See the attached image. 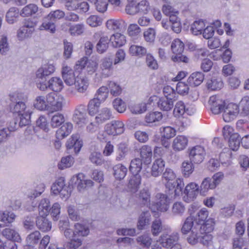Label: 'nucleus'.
I'll return each instance as SVG.
<instances>
[{
    "label": "nucleus",
    "instance_id": "obj_1",
    "mask_svg": "<svg viewBox=\"0 0 249 249\" xmlns=\"http://www.w3.org/2000/svg\"><path fill=\"white\" fill-rule=\"evenodd\" d=\"M11 103L10 105V111L13 113H18L19 116V126H24L30 122L31 111L27 107L25 103L21 101V95L13 93L10 95Z\"/></svg>",
    "mask_w": 249,
    "mask_h": 249
},
{
    "label": "nucleus",
    "instance_id": "obj_2",
    "mask_svg": "<svg viewBox=\"0 0 249 249\" xmlns=\"http://www.w3.org/2000/svg\"><path fill=\"white\" fill-rule=\"evenodd\" d=\"M98 67V63L96 60L83 57L76 62L74 68L75 71L85 69L89 74H92L96 71Z\"/></svg>",
    "mask_w": 249,
    "mask_h": 249
},
{
    "label": "nucleus",
    "instance_id": "obj_3",
    "mask_svg": "<svg viewBox=\"0 0 249 249\" xmlns=\"http://www.w3.org/2000/svg\"><path fill=\"white\" fill-rule=\"evenodd\" d=\"M37 88L42 91L49 89L55 92L60 91L64 87L62 80L60 77H53L48 82H42L37 84Z\"/></svg>",
    "mask_w": 249,
    "mask_h": 249
},
{
    "label": "nucleus",
    "instance_id": "obj_4",
    "mask_svg": "<svg viewBox=\"0 0 249 249\" xmlns=\"http://www.w3.org/2000/svg\"><path fill=\"white\" fill-rule=\"evenodd\" d=\"M71 182L76 185L77 189L80 192L84 191L87 188L92 187L94 184L91 180L85 179V175L83 173L73 176Z\"/></svg>",
    "mask_w": 249,
    "mask_h": 249
},
{
    "label": "nucleus",
    "instance_id": "obj_5",
    "mask_svg": "<svg viewBox=\"0 0 249 249\" xmlns=\"http://www.w3.org/2000/svg\"><path fill=\"white\" fill-rule=\"evenodd\" d=\"M238 105L234 103H230L225 106L222 114L223 119L226 122H231L239 115V110Z\"/></svg>",
    "mask_w": 249,
    "mask_h": 249
},
{
    "label": "nucleus",
    "instance_id": "obj_6",
    "mask_svg": "<svg viewBox=\"0 0 249 249\" xmlns=\"http://www.w3.org/2000/svg\"><path fill=\"white\" fill-rule=\"evenodd\" d=\"M55 71V67L53 64H46L42 65L36 72V77L38 83L46 82L47 78Z\"/></svg>",
    "mask_w": 249,
    "mask_h": 249
},
{
    "label": "nucleus",
    "instance_id": "obj_7",
    "mask_svg": "<svg viewBox=\"0 0 249 249\" xmlns=\"http://www.w3.org/2000/svg\"><path fill=\"white\" fill-rule=\"evenodd\" d=\"M179 239L178 233L174 232L170 235L162 234L159 238V242L162 247L168 249L175 244H178Z\"/></svg>",
    "mask_w": 249,
    "mask_h": 249
},
{
    "label": "nucleus",
    "instance_id": "obj_8",
    "mask_svg": "<svg viewBox=\"0 0 249 249\" xmlns=\"http://www.w3.org/2000/svg\"><path fill=\"white\" fill-rule=\"evenodd\" d=\"M205 156L204 148L197 145L191 148L189 152V158L191 162L199 164L202 162Z\"/></svg>",
    "mask_w": 249,
    "mask_h": 249
},
{
    "label": "nucleus",
    "instance_id": "obj_9",
    "mask_svg": "<svg viewBox=\"0 0 249 249\" xmlns=\"http://www.w3.org/2000/svg\"><path fill=\"white\" fill-rule=\"evenodd\" d=\"M184 186V184L183 180L180 178H178L173 182H168L166 184V188L168 189L166 192L169 195L174 194V197H176L182 194Z\"/></svg>",
    "mask_w": 249,
    "mask_h": 249
},
{
    "label": "nucleus",
    "instance_id": "obj_10",
    "mask_svg": "<svg viewBox=\"0 0 249 249\" xmlns=\"http://www.w3.org/2000/svg\"><path fill=\"white\" fill-rule=\"evenodd\" d=\"M124 130V124L120 121H112L105 126L106 132L110 135L116 136L122 134Z\"/></svg>",
    "mask_w": 249,
    "mask_h": 249
},
{
    "label": "nucleus",
    "instance_id": "obj_11",
    "mask_svg": "<svg viewBox=\"0 0 249 249\" xmlns=\"http://www.w3.org/2000/svg\"><path fill=\"white\" fill-rule=\"evenodd\" d=\"M199 192V186L195 182L189 183L185 188L183 193L184 200L187 202H190L193 201L197 196Z\"/></svg>",
    "mask_w": 249,
    "mask_h": 249
},
{
    "label": "nucleus",
    "instance_id": "obj_12",
    "mask_svg": "<svg viewBox=\"0 0 249 249\" xmlns=\"http://www.w3.org/2000/svg\"><path fill=\"white\" fill-rule=\"evenodd\" d=\"M157 202L156 207L158 211L161 212H166L170 203V199L166 194L158 193L156 196Z\"/></svg>",
    "mask_w": 249,
    "mask_h": 249
},
{
    "label": "nucleus",
    "instance_id": "obj_13",
    "mask_svg": "<svg viewBox=\"0 0 249 249\" xmlns=\"http://www.w3.org/2000/svg\"><path fill=\"white\" fill-rule=\"evenodd\" d=\"M62 76L65 84L69 86H73L77 79L73 71L68 66H64L61 71Z\"/></svg>",
    "mask_w": 249,
    "mask_h": 249
},
{
    "label": "nucleus",
    "instance_id": "obj_14",
    "mask_svg": "<svg viewBox=\"0 0 249 249\" xmlns=\"http://www.w3.org/2000/svg\"><path fill=\"white\" fill-rule=\"evenodd\" d=\"M209 104L211 106V111L214 114L220 113L225 106L224 102L216 95H213L210 97Z\"/></svg>",
    "mask_w": 249,
    "mask_h": 249
},
{
    "label": "nucleus",
    "instance_id": "obj_15",
    "mask_svg": "<svg viewBox=\"0 0 249 249\" xmlns=\"http://www.w3.org/2000/svg\"><path fill=\"white\" fill-rule=\"evenodd\" d=\"M75 90L80 93H84L87 90L89 83V80L85 76L78 75L77 79L73 84Z\"/></svg>",
    "mask_w": 249,
    "mask_h": 249
},
{
    "label": "nucleus",
    "instance_id": "obj_16",
    "mask_svg": "<svg viewBox=\"0 0 249 249\" xmlns=\"http://www.w3.org/2000/svg\"><path fill=\"white\" fill-rule=\"evenodd\" d=\"M141 184V177L140 175H133L131 176L127 184V191L131 193H136L139 189Z\"/></svg>",
    "mask_w": 249,
    "mask_h": 249
},
{
    "label": "nucleus",
    "instance_id": "obj_17",
    "mask_svg": "<svg viewBox=\"0 0 249 249\" xmlns=\"http://www.w3.org/2000/svg\"><path fill=\"white\" fill-rule=\"evenodd\" d=\"M46 216L39 215L36 218V226L42 232L48 231L52 228V223L48 219Z\"/></svg>",
    "mask_w": 249,
    "mask_h": 249
},
{
    "label": "nucleus",
    "instance_id": "obj_18",
    "mask_svg": "<svg viewBox=\"0 0 249 249\" xmlns=\"http://www.w3.org/2000/svg\"><path fill=\"white\" fill-rule=\"evenodd\" d=\"M239 116L246 117L249 120V96H246L242 98L238 105Z\"/></svg>",
    "mask_w": 249,
    "mask_h": 249
},
{
    "label": "nucleus",
    "instance_id": "obj_19",
    "mask_svg": "<svg viewBox=\"0 0 249 249\" xmlns=\"http://www.w3.org/2000/svg\"><path fill=\"white\" fill-rule=\"evenodd\" d=\"M175 100L172 97H161L158 101V107L162 111H168L173 108Z\"/></svg>",
    "mask_w": 249,
    "mask_h": 249
},
{
    "label": "nucleus",
    "instance_id": "obj_20",
    "mask_svg": "<svg viewBox=\"0 0 249 249\" xmlns=\"http://www.w3.org/2000/svg\"><path fill=\"white\" fill-rule=\"evenodd\" d=\"M66 145L67 148L69 149L73 148L74 152L77 154L80 151L82 146V142L79 140L78 135H73L71 138L67 141Z\"/></svg>",
    "mask_w": 249,
    "mask_h": 249
},
{
    "label": "nucleus",
    "instance_id": "obj_21",
    "mask_svg": "<svg viewBox=\"0 0 249 249\" xmlns=\"http://www.w3.org/2000/svg\"><path fill=\"white\" fill-rule=\"evenodd\" d=\"M187 138L183 135H178L174 140L172 147L175 151H179L185 148L188 144Z\"/></svg>",
    "mask_w": 249,
    "mask_h": 249
},
{
    "label": "nucleus",
    "instance_id": "obj_22",
    "mask_svg": "<svg viewBox=\"0 0 249 249\" xmlns=\"http://www.w3.org/2000/svg\"><path fill=\"white\" fill-rule=\"evenodd\" d=\"M140 157L144 163L149 164L151 161L152 157V150L150 146L144 145L140 148Z\"/></svg>",
    "mask_w": 249,
    "mask_h": 249
},
{
    "label": "nucleus",
    "instance_id": "obj_23",
    "mask_svg": "<svg viewBox=\"0 0 249 249\" xmlns=\"http://www.w3.org/2000/svg\"><path fill=\"white\" fill-rule=\"evenodd\" d=\"M151 214L148 211L142 212L139 216L137 227L140 230H143L149 225Z\"/></svg>",
    "mask_w": 249,
    "mask_h": 249
},
{
    "label": "nucleus",
    "instance_id": "obj_24",
    "mask_svg": "<svg viewBox=\"0 0 249 249\" xmlns=\"http://www.w3.org/2000/svg\"><path fill=\"white\" fill-rule=\"evenodd\" d=\"M204 79V75L201 72L192 73L187 79V83L190 86L196 87L200 85Z\"/></svg>",
    "mask_w": 249,
    "mask_h": 249
},
{
    "label": "nucleus",
    "instance_id": "obj_25",
    "mask_svg": "<svg viewBox=\"0 0 249 249\" xmlns=\"http://www.w3.org/2000/svg\"><path fill=\"white\" fill-rule=\"evenodd\" d=\"M125 26V22L122 19H110L106 22L107 28L112 31H119Z\"/></svg>",
    "mask_w": 249,
    "mask_h": 249
},
{
    "label": "nucleus",
    "instance_id": "obj_26",
    "mask_svg": "<svg viewBox=\"0 0 249 249\" xmlns=\"http://www.w3.org/2000/svg\"><path fill=\"white\" fill-rule=\"evenodd\" d=\"M39 29L40 30H46L53 34L56 30L55 21L47 15L43 19L42 23L39 26Z\"/></svg>",
    "mask_w": 249,
    "mask_h": 249
},
{
    "label": "nucleus",
    "instance_id": "obj_27",
    "mask_svg": "<svg viewBox=\"0 0 249 249\" xmlns=\"http://www.w3.org/2000/svg\"><path fill=\"white\" fill-rule=\"evenodd\" d=\"M165 166L164 161L161 158L156 159L151 168V175L154 177L160 176L163 171Z\"/></svg>",
    "mask_w": 249,
    "mask_h": 249
},
{
    "label": "nucleus",
    "instance_id": "obj_28",
    "mask_svg": "<svg viewBox=\"0 0 249 249\" xmlns=\"http://www.w3.org/2000/svg\"><path fill=\"white\" fill-rule=\"evenodd\" d=\"M73 125L71 123H66L59 128L56 132V136L58 139H63L68 136L71 132Z\"/></svg>",
    "mask_w": 249,
    "mask_h": 249
},
{
    "label": "nucleus",
    "instance_id": "obj_29",
    "mask_svg": "<svg viewBox=\"0 0 249 249\" xmlns=\"http://www.w3.org/2000/svg\"><path fill=\"white\" fill-rule=\"evenodd\" d=\"M109 41L114 48L121 47L126 43L125 36L118 33L112 35L109 38Z\"/></svg>",
    "mask_w": 249,
    "mask_h": 249
},
{
    "label": "nucleus",
    "instance_id": "obj_30",
    "mask_svg": "<svg viewBox=\"0 0 249 249\" xmlns=\"http://www.w3.org/2000/svg\"><path fill=\"white\" fill-rule=\"evenodd\" d=\"M112 117V113L110 109L105 107L102 108L99 113L95 117L96 124H99L104 123Z\"/></svg>",
    "mask_w": 249,
    "mask_h": 249
},
{
    "label": "nucleus",
    "instance_id": "obj_31",
    "mask_svg": "<svg viewBox=\"0 0 249 249\" xmlns=\"http://www.w3.org/2000/svg\"><path fill=\"white\" fill-rule=\"evenodd\" d=\"M215 224L214 220L213 218H209L201 224L196 225L199 228L200 233H210L213 231Z\"/></svg>",
    "mask_w": 249,
    "mask_h": 249
},
{
    "label": "nucleus",
    "instance_id": "obj_32",
    "mask_svg": "<svg viewBox=\"0 0 249 249\" xmlns=\"http://www.w3.org/2000/svg\"><path fill=\"white\" fill-rule=\"evenodd\" d=\"M129 52L132 56H136L139 58H141L145 55H146L147 49L144 47L132 45L129 47Z\"/></svg>",
    "mask_w": 249,
    "mask_h": 249
},
{
    "label": "nucleus",
    "instance_id": "obj_33",
    "mask_svg": "<svg viewBox=\"0 0 249 249\" xmlns=\"http://www.w3.org/2000/svg\"><path fill=\"white\" fill-rule=\"evenodd\" d=\"M113 175L118 180L123 179L127 172V168L122 164H117L113 167Z\"/></svg>",
    "mask_w": 249,
    "mask_h": 249
},
{
    "label": "nucleus",
    "instance_id": "obj_34",
    "mask_svg": "<svg viewBox=\"0 0 249 249\" xmlns=\"http://www.w3.org/2000/svg\"><path fill=\"white\" fill-rule=\"evenodd\" d=\"M197 225L194 220V215L191 214L190 216L186 219L182 225L181 231L183 234H186L193 230V227Z\"/></svg>",
    "mask_w": 249,
    "mask_h": 249
},
{
    "label": "nucleus",
    "instance_id": "obj_35",
    "mask_svg": "<svg viewBox=\"0 0 249 249\" xmlns=\"http://www.w3.org/2000/svg\"><path fill=\"white\" fill-rule=\"evenodd\" d=\"M19 17V10L15 7L9 8L6 14V20L11 24H14L17 21Z\"/></svg>",
    "mask_w": 249,
    "mask_h": 249
},
{
    "label": "nucleus",
    "instance_id": "obj_36",
    "mask_svg": "<svg viewBox=\"0 0 249 249\" xmlns=\"http://www.w3.org/2000/svg\"><path fill=\"white\" fill-rule=\"evenodd\" d=\"M163 116L160 112L155 111L148 113L145 116V121L147 124H155L162 120Z\"/></svg>",
    "mask_w": 249,
    "mask_h": 249
},
{
    "label": "nucleus",
    "instance_id": "obj_37",
    "mask_svg": "<svg viewBox=\"0 0 249 249\" xmlns=\"http://www.w3.org/2000/svg\"><path fill=\"white\" fill-rule=\"evenodd\" d=\"M201 234H203L200 233L199 228L197 226H196L193 227L190 234L187 238L188 242L192 245L196 244L199 240Z\"/></svg>",
    "mask_w": 249,
    "mask_h": 249
},
{
    "label": "nucleus",
    "instance_id": "obj_38",
    "mask_svg": "<svg viewBox=\"0 0 249 249\" xmlns=\"http://www.w3.org/2000/svg\"><path fill=\"white\" fill-rule=\"evenodd\" d=\"M2 234L3 236L9 240H13L18 242H20L21 241V237L18 233L12 229L6 228L3 230Z\"/></svg>",
    "mask_w": 249,
    "mask_h": 249
},
{
    "label": "nucleus",
    "instance_id": "obj_39",
    "mask_svg": "<svg viewBox=\"0 0 249 249\" xmlns=\"http://www.w3.org/2000/svg\"><path fill=\"white\" fill-rule=\"evenodd\" d=\"M129 151L128 145L126 143H121L118 145V154L116 157L115 160L117 161H120L125 158Z\"/></svg>",
    "mask_w": 249,
    "mask_h": 249
},
{
    "label": "nucleus",
    "instance_id": "obj_40",
    "mask_svg": "<svg viewBox=\"0 0 249 249\" xmlns=\"http://www.w3.org/2000/svg\"><path fill=\"white\" fill-rule=\"evenodd\" d=\"M110 42L107 36L101 37L99 41L96 45V50L99 53H103L106 52L108 48V44Z\"/></svg>",
    "mask_w": 249,
    "mask_h": 249
},
{
    "label": "nucleus",
    "instance_id": "obj_41",
    "mask_svg": "<svg viewBox=\"0 0 249 249\" xmlns=\"http://www.w3.org/2000/svg\"><path fill=\"white\" fill-rule=\"evenodd\" d=\"M38 7L35 4H29L24 7L20 11V15L22 17H28L36 14Z\"/></svg>",
    "mask_w": 249,
    "mask_h": 249
},
{
    "label": "nucleus",
    "instance_id": "obj_42",
    "mask_svg": "<svg viewBox=\"0 0 249 249\" xmlns=\"http://www.w3.org/2000/svg\"><path fill=\"white\" fill-rule=\"evenodd\" d=\"M142 168V160L137 158L133 159L130 164L129 170L133 175H139Z\"/></svg>",
    "mask_w": 249,
    "mask_h": 249
},
{
    "label": "nucleus",
    "instance_id": "obj_43",
    "mask_svg": "<svg viewBox=\"0 0 249 249\" xmlns=\"http://www.w3.org/2000/svg\"><path fill=\"white\" fill-rule=\"evenodd\" d=\"M185 113L190 115L188 108L185 107L184 103L181 101L178 102L175 106L173 114L175 117H179L183 115Z\"/></svg>",
    "mask_w": 249,
    "mask_h": 249
},
{
    "label": "nucleus",
    "instance_id": "obj_44",
    "mask_svg": "<svg viewBox=\"0 0 249 249\" xmlns=\"http://www.w3.org/2000/svg\"><path fill=\"white\" fill-rule=\"evenodd\" d=\"M136 241L142 247L149 248L151 245L152 239L149 233H144L137 237Z\"/></svg>",
    "mask_w": 249,
    "mask_h": 249
},
{
    "label": "nucleus",
    "instance_id": "obj_45",
    "mask_svg": "<svg viewBox=\"0 0 249 249\" xmlns=\"http://www.w3.org/2000/svg\"><path fill=\"white\" fill-rule=\"evenodd\" d=\"M193 162L190 160H186L182 163L181 173L185 178L189 177L194 170V166Z\"/></svg>",
    "mask_w": 249,
    "mask_h": 249
},
{
    "label": "nucleus",
    "instance_id": "obj_46",
    "mask_svg": "<svg viewBox=\"0 0 249 249\" xmlns=\"http://www.w3.org/2000/svg\"><path fill=\"white\" fill-rule=\"evenodd\" d=\"M38 208L39 215H47L51 210L49 200L46 198L42 199L40 201Z\"/></svg>",
    "mask_w": 249,
    "mask_h": 249
},
{
    "label": "nucleus",
    "instance_id": "obj_47",
    "mask_svg": "<svg viewBox=\"0 0 249 249\" xmlns=\"http://www.w3.org/2000/svg\"><path fill=\"white\" fill-rule=\"evenodd\" d=\"M185 211V207L183 203L177 201L173 203L172 207V213L176 216H182Z\"/></svg>",
    "mask_w": 249,
    "mask_h": 249
},
{
    "label": "nucleus",
    "instance_id": "obj_48",
    "mask_svg": "<svg viewBox=\"0 0 249 249\" xmlns=\"http://www.w3.org/2000/svg\"><path fill=\"white\" fill-rule=\"evenodd\" d=\"M241 143V138L238 133H233L229 138V145L230 148L233 151L238 149Z\"/></svg>",
    "mask_w": 249,
    "mask_h": 249
},
{
    "label": "nucleus",
    "instance_id": "obj_49",
    "mask_svg": "<svg viewBox=\"0 0 249 249\" xmlns=\"http://www.w3.org/2000/svg\"><path fill=\"white\" fill-rule=\"evenodd\" d=\"M89 228L81 224L76 223L74 225V230L73 234L75 236L79 237L80 236H86L89 233Z\"/></svg>",
    "mask_w": 249,
    "mask_h": 249
},
{
    "label": "nucleus",
    "instance_id": "obj_50",
    "mask_svg": "<svg viewBox=\"0 0 249 249\" xmlns=\"http://www.w3.org/2000/svg\"><path fill=\"white\" fill-rule=\"evenodd\" d=\"M161 138L165 139H170L176 134V130L172 127L167 126L160 128Z\"/></svg>",
    "mask_w": 249,
    "mask_h": 249
},
{
    "label": "nucleus",
    "instance_id": "obj_51",
    "mask_svg": "<svg viewBox=\"0 0 249 249\" xmlns=\"http://www.w3.org/2000/svg\"><path fill=\"white\" fill-rule=\"evenodd\" d=\"M86 113L84 108L76 109L73 115V120L77 124L84 123L86 118Z\"/></svg>",
    "mask_w": 249,
    "mask_h": 249
},
{
    "label": "nucleus",
    "instance_id": "obj_52",
    "mask_svg": "<svg viewBox=\"0 0 249 249\" xmlns=\"http://www.w3.org/2000/svg\"><path fill=\"white\" fill-rule=\"evenodd\" d=\"M34 32L23 26L20 27L17 31V37L19 41H23L30 38Z\"/></svg>",
    "mask_w": 249,
    "mask_h": 249
},
{
    "label": "nucleus",
    "instance_id": "obj_53",
    "mask_svg": "<svg viewBox=\"0 0 249 249\" xmlns=\"http://www.w3.org/2000/svg\"><path fill=\"white\" fill-rule=\"evenodd\" d=\"M209 215L208 211L206 208L199 210L196 215H194V220L196 224H201L206 220Z\"/></svg>",
    "mask_w": 249,
    "mask_h": 249
},
{
    "label": "nucleus",
    "instance_id": "obj_54",
    "mask_svg": "<svg viewBox=\"0 0 249 249\" xmlns=\"http://www.w3.org/2000/svg\"><path fill=\"white\" fill-rule=\"evenodd\" d=\"M171 48L174 54H181L184 51V44L180 39L177 38L173 41Z\"/></svg>",
    "mask_w": 249,
    "mask_h": 249
},
{
    "label": "nucleus",
    "instance_id": "obj_55",
    "mask_svg": "<svg viewBox=\"0 0 249 249\" xmlns=\"http://www.w3.org/2000/svg\"><path fill=\"white\" fill-rule=\"evenodd\" d=\"M41 238L39 231H36L29 234L26 239L27 244L29 246H35L37 244Z\"/></svg>",
    "mask_w": 249,
    "mask_h": 249
},
{
    "label": "nucleus",
    "instance_id": "obj_56",
    "mask_svg": "<svg viewBox=\"0 0 249 249\" xmlns=\"http://www.w3.org/2000/svg\"><path fill=\"white\" fill-rule=\"evenodd\" d=\"M205 27V24L202 20L196 21L191 25V31L195 35H200Z\"/></svg>",
    "mask_w": 249,
    "mask_h": 249
},
{
    "label": "nucleus",
    "instance_id": "obj_57",
    "mask_svg": "<svg viewBox=\"0 0 249 249\" xmlns=\"http://www.w3.org/2000/svg\"><path fill=\"white\" fill-rule=\"evenodd\" d=\"M35 107L40 110H45L48 109L49 106L46 101V98L43 96H37L35 100Z\"/></svg>",
    "mask_w": 249,
    "mask_h": 249
},
{
    "label": "nucleus",
    "instance_id": "obj_58",
    "mask_svg": "<svg viewBox=\"0 0 249 249\" xmlns=\"http://www.w3.org/2000/svg\"><path fill=\"white\" fill-rule=\"evenodd\" d=\"M162 230V222L160 219H156L152 222L151 226V231L154 236L159 235Z\"/></svg>",
    "mask_w": 249,
    "mask_h": 249
},
{
    "label": "nucleus",
    "instance_id": "obj_59",
    "mask_svg": "<svg viewBox=\"0 0 249 249\" xmlns=\"http://www.w3.org/2000/svg\"><path fill=\"white\" fill-rule=\"evenodd\" d=\"M64 104V98L62 95H58L57 97H56L55 100L53 102V104L50 106L51 108L53 111H60L62 110Z\"/></svg>",
    "mask_w": 249,
    "mask_h": 249
},
{
    "label": "nucleus",
    "instance_id": "obj_60",
    "mask_svg": "<svg viewBox=\"0 0 249 249\" xmlns=\"http://www.w3.org/2000/svg\"><path fill=\"white\" fill-rule=\"evenodd\" d=\"M208 88L213 90L221 89L223 86V82L220 79L212 78L207 83Z\"/></svg>",
    "mask_w": 249,
    "mask_h": 249
},
{
    "label": "nucleus",
    "instance_id": "obj_61",
    "mask_svg": "<svg viewBox=\"0 0 249 249\" xmlns=\"http://www.w3.org/2000/svg\"><path fill=\"white\" fill-rule=\"evenodd\" d=\"M215 188V185H214L212 181V178H205L200 186V192L201 193H205L207 192L209 189H213Z\"/></svg>",
    "mask_w": 249,
    "mask_h": 249
},
{
    "label": "nucleus",
    "instance_id": "obj_62",
    "mask_svg": "<svg viewBox=\"0 0 249 249\" xmlns=\"http://www.w3.org/2000/svg\"><path fill=\"white\" fill-rule=\"evenodd\" d=\"M140 200L144 205H148L150 201V193L147 188L142 189L139 194Z\"/></svg>",
    "mask_w": 249,
    "mask_h": 249
},
{
    "label": "nucleus",
    "instance_id": "obj_63",
    "mask_svg": "<svg viewBox=\"0 0 249 249\" xmlns=\"http://www.w3.org/2000/svg\"><path fill=\"white\" fill-rule=\"evenodd\" d=\"M65 186L66 185L64 178H60L53 184L51 190L54 194L57 195Z\"/></svg>",
    "mask_w": 249,
    "mask_h": 249
},
{
    "label": "nucleus",
    "instance_id": "obj_64",
    "mask_svg": "<svg viewBox=\"0 0 249 249\" xmlns=\"http://www.w3.org/2000/svg\"><path fill=\"white\" fill-rule=\"evenodd\" d=\"M82 242L81 238L74 235V237L68 242L67 247L68 249H77L82 245Z\"/></svg>",
    "mask_w": 249,
    "mask_h": 249
}]
</instances>
